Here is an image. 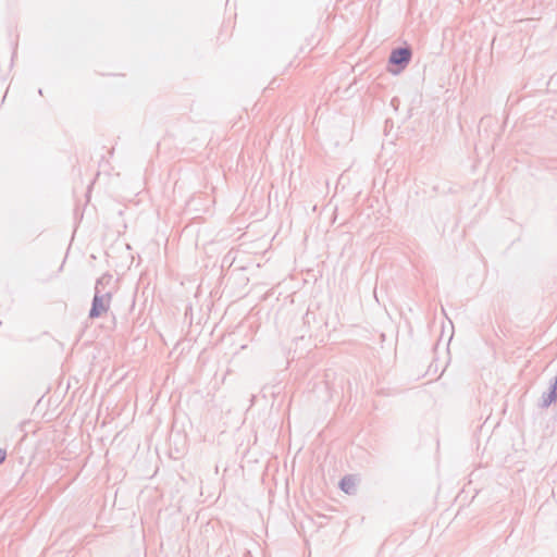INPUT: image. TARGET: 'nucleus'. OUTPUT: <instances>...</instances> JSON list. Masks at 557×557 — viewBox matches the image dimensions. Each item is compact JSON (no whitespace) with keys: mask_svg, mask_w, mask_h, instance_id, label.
<instances>
[{"mask_svg":"<svg viewBox=\"0 0 557 557\" xmlns=\"http://www.w3.org/2000/svg\"><path fill=\"white\" fill-rule=\"evenodd\" d=\"M349 482H350V480H346V479H345V480H343V482H342V486H343V488H345L346 483H349Z\"/></svg>","mask_w":557,"mask_h":557,"instance_id":"nucleus-4","label":"nucleus"},{"mask_svg":"<svg viewBox=\"0 0 557 557\" xmlns=\"http://www.w3.org/2000/svg\"><path fill=\"white\" fill-rule=\"evenodd\" d=\"M5 456H7V453H5V450H3V449H0V463L4 461V459H5Z\"/></svg>","mask_w":557,"mask_h":557,"instance_id":"nucleus-3","label":"nucleus"},{"mask_svg":"<svg viewBox=\"0 0 557 557\" xmlns=\"http://www.w3.org/2000/svg\"><path fill=\"white\" fill-rule=\"evenodd\" d=\"M557 392V377H556V382H555V385H554V393Z\"/></svg>","mask_w":557,"mask_h":557,"instance_id":"nucleus-5","label":"nucleus"},{"mask_svg":"<svg viewBox=\"0 0 557 557\" xmlns=\"http://www.w3.org/2000/svg\"><path fill=\"white\" fill-rule=\"evenodd\" d=\"M411 52L407 48L396 49L392 52L389 61L393 64L408 63Z\"/></svg>","mask_w":557,"mask_h":557,"instance_id":"nucleus-2","label":"nucleus"},{"mask_svg":"<svg viewBox=\"0 0 557 557\" xmlns=\"http://www.w3.org/2000/svg\"><path fill=\"white\" fill-rule=\"evenodd\" d=\"M109 302H110L109 297L95 296L94 305H92V308L90 310V315L91 317H99L102 313L107 312L108 309H109Z\"/></svg>","mask_w":557,"mask_h":557,"instance_id":"nucleus-1","label":"nucleus"}]
</instances>
